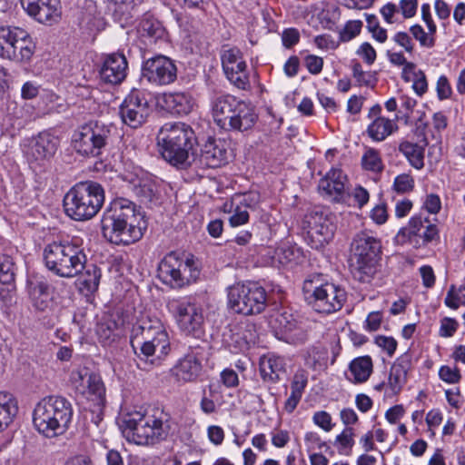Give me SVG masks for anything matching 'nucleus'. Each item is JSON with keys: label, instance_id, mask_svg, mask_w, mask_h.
Returning <instances> with one entry per match:
<instances>
[{"label": "nucleus", "instance_id": "obj_1", "mask_svg": "<svg viewBox=\"0 0 465 465\" xmlns=\"http://www.w3.org/2000/svg\"><path fill=\"white\" fill-rule=\"evenodd\" d=\"M146 226L140 208L125 198L114 199L102 220L104 237L116 245H129L138 242Z\"/></svg>", "mask_w": 465, "mask_h": 465}, {"label": "nucleus", "instance_id": "obj_2", "mask_svg": "<svg viewBox=\"0 0 465 465\" xmlns=\"http://www.w3.org/2000/svg\"><path fill=\"white\" fill-rule=\"evenodd\" d=\"M71 402L61 396H48L35 407L33 423L39 433L47 438L64 434L73 419Z\"/></svg>", "mask_w": 465, "mask_h": 465}, {"label": "nucleus", "instance_id": "obj_3", "mask_svg": "<svg viewBox=\"0 0 465 465\" xmlns=\"http://www.w3.org/2000/svg\"><path fill=\"white\" fill-rule=\"evenodd\" d=\"M163 158L173 166L184 168L190 164L189 153L195 141L194 132L184 123H166L157 135Z\"/></svg>", "mask_w": 465, "mask_h": 465}, {"label": "nucleus", "instance_id": "obj_4", "mask_svg": "<svg viewBox=\"0 0 465 465\" xmlns=\"http://www.w3.org/2000/svg\"><path fill=\"white\" fill-rule=\"evenodd\" d=\"M65 214L77 222L94 218L104 203V190L96 182L85 181L74 184L64 197Z\"/></svg>", "mask_w": 465, "mask_h": 465}, {"label": "nucleus", "instance_id": "obj_5", "mask_svg": "<svg viewBox=\"0 0 465 465\" xmlns=\"http://www.w3.org/2000/svg\"><path fill=\"white\" fill-rule=\"evenodd\" d=\"M124 437L137 445L154 444L168 434L166 415L162 411L153 414L135 411L128 413L121 426Z\"/></svg>", "mask_w": 465, "mask_h": 465}, {"label": "nucleus", "instance_id": "obj_6", "mask_svg": "<svg viewBox=\"0 0 465 465\" xmlns=\"http://www.w3.org/2000/svg\"><path fill=\"white\" fill-rule=\"evenodd\" d=\"M45 267L62 278H74L83 272L86 255L76 241L53 242L44 249Z\"/></svg>", "mask_w": 465, "mask_h": 465}, {"label": "nucleus", "instance_id": "obj_7", "mask_svg": "<svg viewBox=\"0 0 465 465\" xmlns=\"http://www.w3.org/2000/svg\"><path fill=\"white\" fill-rule=\"evenodd\" d=\"M131 345L139 357L152 364L160 362L170 351L168 333L158 319L143 322L134 329Z\"/></svg>", "mask_w": 465, "mask_h": 465}, {"label": "nucleus", "instance_id": "obj_8", "mask_svg": "<svg viewBox=\"0 0 465 465\" xmlns=\"http://www.w3.org/2000/svg\"><path fill=\"white\" fill-rule=\"evenodd\" d=\"M304 300L317 312L331 314L344 305L347 293L340 285L327 281L323 275L308 277L302 285Z\"/></svg>", "mask_w": 465, "mask_h": 465}, {"label": "nucleus", "instance_id": "obj_9", "mask_svg": "<svg viewBox=\"0 0 465 465\" xmlns=\"http://www.w3.org/2000/svg\"><path fill=\"white\" fill-rule=\"evenodd\" d=\"M351 252L353 277L361 282H369L376 273L381 259V241L368 232H360L353 237Z\"/></svg>", "mask_w": 465, "mask_h": 465}, {"label": "nucleus", "instance_id": "obj_10", "mask_svg": "<svg viewBox=\"0 0 465 465\" xmlns=\"http://www.w3.org/2000/svg\"><path fill=\"white\" fill-rule=\"evenodd\" d=\"M158 277L165 285L180 289L195 282L200 270L193 258L175 252L167 253L158 264Z\"/></svg>", "mask_w": 465, "mask_h": 465}, {"label": "nucleus", "instance_id": "obj_11", "mask_svg": "<svg viewBox=\"0 0 465 465\" xmlns=\"http://www.w3.org/2000/svg\"><path fill=\"white\" fill-rule=\"evenodd\" d=\"M70 381L75 390L90 402L92 420L98 426L103 420L105 406V388L101 376L83 367L71 372Z\"/></svg>", "mask_w": 465, "mask_h": 465}, {"label": "nucleus", "instance_id": "obj_12", "mask_svg": "<svg viewBox=\"0 0 465 465\" xmlns=\"http://www.w3.org/2000/svg\"><path fill=\"white\" fill-rule=\"evenodd\" d=\"M111 134V125L101 121H90L74 132L72 146L80 155L98 157L108 145Z\"/></svg>", "mask_w": 465, "mask_h": 465}, {"label": "nucleus", "instance_id": "obj_13", "mask_svg": "<svg viewBox=\"0 0 465 465\" xmlns=\"http://www.w3.org/2000/svg\"><path fill=\"white\" fill-rule=\"evenodd\" d=\"M227 298L229 308L239 314H258L266 307V292L255 282H238L230 286Z\"/></svg>", "mask_w": 465, "mask_h": 465}, {"label": "nucleus", "instance_id": "obj_14", "mask_svg": "<svg viewBox=\"0 0 465 465\" xmlns=\"http://www.w3.org/2000/svg\"><path fill=\"white\" fill-rule=\"evenodd\" d=\"M167 309L174 317L181 331L193 336H198L202 332L204 322L203 311L202 306L191 298L169 300Z\"/></svg>", "mask_w": 465, "mask_h": 465}, {"label": "nucleus", "instance_id": "obj_15", "mask_svg": "<svg viewBox=\"0 0 465 465\" xmlns=\"http://www.w3.org/2000/svg\"><path fill=\"white\" fill-rule=\"evenodd\" d=\"M335 215L326 208L316 207L305 214L303 228L307 231L313 248H321L331 242L336 231Z\"/></svg>", "mask_w": 465, "mask_h": 465}, {"label": "nucleus", "instance_id": "obj_16", "mask_svg": "<svg viewBox=\"0 0 465 465\" xmlns=\"http://www.w3.org/2000/svg\"><path fill=\"white\" fill-rule=\"evenodd\" d=\"M60 141L49 131H44L28 139L24 153L31 164L43 166L55 154Z\"/></svg>", "mask_w": 465, "mask_h": 465}, {"label": "nucleus", "instance_id": "obj_17", "mask_svg": "<svg viewBox=\"0 0 465 465\" xmlns=\"http://www.w3.org/2000/svg\"><path fill=\"white\" fill-rule=\"evenodd\" d=\"M151 113V107L144 94L134 89L124 98L119 108L123 123L131 128L140 127Z\"/></svg>", "mask_w": 465, "mask_h": 465}, {"label": "nucleus", "instance_id": "obj_18", "mask_svg": "<svg viewBox=\"0 0 465 465\" xmlns=\"http://www.w3.org/2000/svg\"><path fill=\"white\" fill-rule=\"evenodd\" d=\"M142 75L152 84L166 85L173 83L177 77L174 63L164 55H157L147 59L143 64Z\"/></svg>", "mask_w": 465, "mask_h": 465}, {"label": "nucleus", "instance_id": "obj_19", "mask_svg": "<svg viewBox=\"0 0 465 465\" xmlns=\"http://www.w3.org/2000/svg\"><path fill=\"white\" fill-rule=\"evenodd\" d=\"M221 59L228 80L237 88L246 90L250 85L249 77L246 71V63L240 49L237 47L224 49Z\"/></svg>", "mask_w": 465, "mask_h": 465}, {"label": "nucleus", "instance_id": "obj_20", "mask_svg": "<svg viewBox=\"0 0 465 465\" xmlns=\"http://www.w3.org/2000/svg\"><path fill=\"white\" fill-rule=\"evenodd\" d=\"M26 14L36 22L53 25L62 15L60 0H20Z\"/></svg>", "mask_w": 465, "mask_h": 465}, {"label": "nucleus", "instance_id": "obj_21", "mask_svg": "<svg viewBox=\"0 0 465 465\" xmlns=\"http://www.w3.org/2000/svg\"><path fill=\"white\" fill-rule=\"evenodd\" d=\"M200 354L198 349L195 348L176 361L170 371L171 376L176 383L183 385L197 381L203 371Z\"/></svg>", "mask_w": 465, "mask_h": 465}, {"label": "nucleus", "instance_id": "obj_22", "mask_svg": "<svg viewBox=\"0 0 465 465\" xmlns=\"http://www.w3.org/2000/svg\"><path fill=\"white\" fill-rule=\"evenodd\" d=\"M128 70V62L123 53H112L104 56L100 69L102 81L111 84L122 83Z\"/></svg>", "mask_w": 465, "mask_h": 465}, {"label": "nucleus", "instance_id": "obj_23", "mask_svg": "<svg viewBox=\"0 0 465 465\" xmlns=\"http://www.w3.org/2000/svg\"><path fill=\"white\" fill-rule=\"evenodd\" d=\"M240 100L233 95L215 94L211 100L212 115L215 124L227 131Z\"/></svg>", "mask_w": 465, "mask_h": 465}, {"label": "nucleus", "instance_id": "obj_24", "mask_svg": "<svg viewBox=\"0 0 465 465\" xmlns=\"http://www.w3.org/2000/svg\"><path fill=\"white\" fill-rule=\"evenodd\" d=\"M347 181L346 174L341 169L331 168L319 181L318 189L323 196L339 203L340 200H344L343 193L346 191Z\"/></svg>", "mask_w": 465, "mask_h": 465}, {"label": "nucleus", "instance_id": "obj_25", "mask_svg": "<svg viewBox=\"0 0 465 465\" xmlns=\"http://www.w3.org/2000/svg\"><path fill=\"white\" fill-rule=\"evenodd\" d=\"M274 328L281 340L291 344H301L307 340V334L292 314L282 313L274 320Z\"/></svg>", "mask_w": 465, "mask_h": 465}, {"label": "nucleus", "instance_id": "obj_26", "mask_svg": "<svg viewBox=\"0 0 465 465\" xmlns=\"http://www.w3.org/2000/svg\"><path fill=\"white\" fill-rule=\"evenodd\" d=\"M124 180L128 183V187L140 198L142 203L152 202L154 197L156 186L142 171L140 173H125Z\"/></svg>", "mask_w": 465, "mask_h": 465}, {"label": "nucleus", "instance_id": "obj_27", "mask_svg": "<svg viewBox=\"0 0 465 465\" xmlns=\"http://www.w3.org/2000/svg\"><path fill=\"white\" fill-rule=\"evenodd\" d=\"M257 120L258 114L253 106L240 100L227 131H249L255 125Z\"/></svg>", "mask_w": 465, "mask_h": 465}, {"label": "nucleus", "instance_id": "obj_28", "mask_svg": "<svg viewBox=\"0 0 465 465\" xmlns=\"http://www.w3.org/2000/svg\"><path fill=\"white\" fill-rule=\"evenodd\" d=\"M427 145L428 143L425 138L420 143L403 140L399 144V151L413 168L421 170L424 167V154Z\"/></svg>", "mask_w": 465, "mask_h": 465}, {"label": "nucleus", "instance_id": "obj_29", "mask_svg": "<svg viewBox=\"0 0 465 465\" xmlns=\"http://www.w3.org/2000/svg\"><path fill=\"white\" fill-rule=\"evenodd\" d=\"M373 364L370 356H361L353 359L349 365L346 378L349 381L358 384L368 381L372 373Z\"/></svg>", "mask_w": 465, "mask_h": 465}, {"label": "nucleus", "instance_id": "obj_30", "mask_svg": "<svg viewBox=\"0 0 465 465\" xmlns=\"http://www.w3.org/2000/svg\"><path fill=\"white\" fill-rule=\"evenodd\" d=\"M164 107L173 114L186 115L193 107L192 96L185 93H169L163 97Z\"/></svg>", "mask_w": 465, "mask_h": 465}, {"label": "nucleus", "instance_id": "obj_31", "mask_svg": "<svg viewBox=\"0 0 465 465\" xmlns=\"http://www.w3.org/2000/svg\"><path fill=\"white\" fill-rule=\"evenodd\" d=\"M259 365L264 381L275 382L280 379L281 373L284 372L283 359L274 354L269 353L261 357Z\"/></svg>", "mask_w": 465, "mask_h": 465}, {"label": "nucleus", "instance_id": "obj_32", "mask_svg": "<svg viewBox=\"0 0 465 465\" xmlns=\"http://www.w3.org/2000/svg\"><path fill=\"white\" fill-rule=\"evenodd\" d=\"M20 36V39H17V42H15L13 46L14 54H11L10 57H7V60L27 63L35 54V43L29 33L25 29H23Z\"/></svg>", "mask_w": 465, "mask_h": 465}, {"label": "nucleus", "instance_id": "obj_33", "mask_svg": "<svg viewBox=\"0 0 465 465\" xmlns=\"http://www.w3.org/2000/svg\"><path fill=\"white\" fill-rule=\"evenodd\" d=\"M29 296L33 306L39 312H46L52 302L49 293V284L45 281L32 282L29 287Z\"/></svg>", "mask_w": 465, "mask_h": 465}, {"label": "nucleus", "instance_id": "obj_34", "mask_svg": "<svg viewBox=\"0 0 465 465\" xmlns=\"http://www.w3.org/2000/svg\"><path fill=\"white\" fill-rule=\"evenodd\" d=\"M83 271L78 279L79 289L85 295L94 294L98 290L102 271L94 264H84Z\"/></svg>", "mask_w": 465, "mask_h": 465}, {"label": "nucleus", "instance_id": "obj_35", "mask_svg": "<svg viewBox=\"0 0 465 465\" xmlns=\"http://www.w3.org/2000/svg\"><path fill=\"white\" fill-rule=\"evenodd\" d=\"M429 219L422 214L412 216L408 225L400 229L395 236V241L399 244H404L411 242L413 237H420Z\"/></svg>", "mask_w": 465, "mask_h": 465}, {"label": "nucleus", "instance_id": "obj_36", "mask_svg": "<svg viewBox=\"0 0 465 465\" xmlns=\"http://www.w3.org/2000/svg\"><path fill=\"white\" fill-rule=\"evenodd\" d=\"M23 28L11 25H0V57L7 59L11 54H14L13 46L17 39H20V34Z\"/></svg>", "mask_w": 465, "mask_h": 465}, {"label": "nucleus", "instance_id": "obj_37", "mask_svg": "<svg viewBox=\"0 0 465 465\" xmlns=\"http://www.w3.org/2000/svg\"><path fill=\"white\" fill-rule=\"evenodd\" d=\"M397 125L394 121L377 116L368 126L367 133L369 136L375 142H381L391 135Z\"/></svg>", "mask_w": 465, "mask_h": 465}, {"label": "nucleus", "instance_id": "obj_38", "mask_svg": "<svg viewBox=\"0 0 465 465\" xmlns=\"http://www.w3.org/2000/svg\"><path fill=\"white\" fill-rule=\"evenodd\" d=\"M18 407L12 394L0 391V432L12 422Z\"/></svg>", "mask_w": 465, "mask_h": 465}, {"label": "nucleus", "instance_id": "obj_39", "mask_svg": "<svg viewBox=\"0 0 465 465\" xmlns=\"http://www.w3.org/2000/svg\"><path fill=\"white\" fill-rule=\"evenodd\" d=\"M201 160L208 167L216 168L227 162V153L215 143L210 142L202 150Z\"/></svg>", "mask_w": 465, "mask_h": 465}, {"label": "nucleus", "instance_id": "obj_40", "mask_svg": "<svg viewBox=\"0 0 465 465\" xmlns=\"http://www.w3.org/2000/svg\"><path fill=\"white\" fill-rule=\"evenodd\" d=\"M408 362L397 361L391 367L389 374V387L394 394L401 391L407 381Z\"/></svg>", "mask_w": 465, "mask_h": 465}, {"label": "nucleus", "instance_id": "obj_41", "mask_svg": "<svg viewBox=\"0 0 465 465\" xmlns=\"http://www.w3.org/2000/svg\"><path fill=\"white\" fill-rule=\"evenodd\" d=\"M140 34L149 44H153L164 36L165 30L158 20L145 18L140 24Z\"/></svg>", "mask_w": 465, "mask_h": 465}, {"label": "nucleus", "instance_id": "obj_42", "mask_svg": "<svg viewBox=\"0 0 465 465\" xmlns=\"http://www.w3.org/2000/svg\"><path fill=\"white\" fill-rule=\"evenodd\" d=\"M140 0H111L109 8L118 21H127L140 5Z\"/></svg>", "mask_w": 465, "mask_h": 465}, {"label": "nucleus", "instance_id": "obj_43", "mask_svg": "<svg viewBox=\"0 0 465 465\" xmlns=\"http://www.w3.org/2000/svg\"><path fill=\"white\" fill-rule=\"evenodd\" d=\"M343 198L339 203L361 209L369 202L370 194L365 188L357 186L351 192L346 190Z\"/></svg>", "mask_w": 465, "mask_h": 465}, {"label": "nucleus", "instance_id": "obj_44", "mask_svg": "<svg viewBox=\"0 0 465 465\" xmlns=\"http://www.w3.org/2000/svg\"><path fill=\"white\" fill-rule=\"evenodd\" d=\"M354 430L351 427H345L343 430L336 436L334 445L340 454L350 456L354 445Z\"/></svg>", "mask_w": 465, "mask_h": 465}, {"label": "nucleus", "instance_id": "obj_45", "mask_svg": "<svg viewBox=\"0 0 465 465\" xmlns=\"http://www.w3.org/2000/svg\"><path fill=\"white\" fill-rule=\"evenodd\" d=\"M116 322L111 319H104L97 323L96 335L99 341L104 345H108L114 341L116 336Z\"/></svg>", "mask_w": 465, "mask_h": 465}, {"label": "nucleus", "instance_id": "obj_46", "mask_svg": "<svg viewBox=\"0 0 465 465\" xmlns=\"http://www.w3.org/2000/svg\"><path fill=\"white\" fill-rule=\"evenodd\" d=\"M361 164L365 170L371 172H381L383 163L378 150L367 148L361 157Z\"/></svg>", "mask_w": 465, "mask_h": 465}, {"label": "nucleus", "instance_id": "obj_47", "mask_svg": "<svg viewBox=\"0 0 465 465\" xmlns=\"http://www.w3.org/2000/svg\"><path fill=\"white\" fill-rule=\"evenodd\" d=\"M299 257V249L283 243L280 245L274 252L273 261L281 265H287Z\"/></svg>", "mask_w": 465, "mask_h": 465}, {"label": "nucleus", "instance_id": "obj_48", "mask_svg": "<svg viewBox=\"0 0 465 465\" xmlns=\"http://www.w3.org/2000/svg\"><path fill=\"white\" fill-rule=\"evenodd\" d=\"M447 307L457 310L460 305H465V285L456 288L450 285L444 300Z\"/></svg>", "mask_w": 465, "mask_h": 465}, {"label": "nucleus", "instance_id": "obj_49", "mask_svg": "<svg viewBox=\"0 0 465 465\" xmlns=\"http://www.w3.org/2000/svg\"><path fill=\"white\" fill-rule=\"evenodd\" d=\"M15 280V263L8 255L0 256V281L9 283Z\"/></svg>", "mask_w": 465, "mask_h": 465}, {"label": "nucleus", "instance_id": "obj_50", "mask_svg": "<svg viewBox=\"0 0 465 465\" xmlns=\"http://www.w3.org/2000/svg\"><path fill=\"white\" fill-rule=\"evenodd\" d=\"M410 32L412 36L420 43V45L425 48H432L435 45V38L424 31L420 25H411Z\"/></svg>", "mask_w": 465, "mask_h": 465}, {"label": "nucleus", "instance_id": "obj_51", "mask_svg": "<svg viewBox=\"0 0 465 465\" xmlns=\"http://www.w3.org/2000/svg\"><path fill=\"white\" fill-rule=\"evenodd\" d=\"M440 379L448 384L459 383L461 380V373L458 367L451 368L442 365L439 370Z\"/></svg>", "mask_w": 465, "mask_h": 465}, {"label": "nucleus", "instance_id": "obj_52", "mask_svg": "<svg viewBox=\"0 0 465 465\" xmlns=\"http://www.w3.org/2000/svg\"><path fill=\"white\" fill-rule=\"evenodd\" d=\"M393 188L397 193H406L414 188V179L408 173H401L395 177Z\"/></svg>", "mask_w": 465, "mask_h": 465}, {"label": "nucleus", "instance_id": "obj_53", "mask_svg": "<svg viewBox=\"0 0 465 465\" xmlns=\"http://www.w3.org/2000/svg\"><path fill=\"white\" fill-rule=\"evenodd\" d=\"M307 372L303 370L297 371L291 383V392L302 397L307 386Z\"/></svg>", "mask_w": 465, "mask_h": 465}, {"label": "nucleus", "instance_id": "obj_54", "mask_svg": "<svg viewBox=\"0 0 465 465\" xmlns=\"http://www.w3.org/2000/svg\"><path fill=\"white\" fill-rule=\"evenodd\" d=\"M304 443L309 454L315 453L316 450H321L322 448L329 449L326 442L322 441L316 432H307L304 437Z\"/></svg>", "mask_w": 465, "mask_h": 465}, {"label": "nucleus", "instance_id": "obj_55", "mask_svg": "<svg viewBox=\"0 0 465 465\" xmlns=\"http://www.w3.org/2000/svg\"><path fill=\"white\" fill-rule=\"evenodd\" d=\"M250 215L244 205L238 204L229 218V223L232 227H238L246 224L249 222Z\"/></svg>", "mask_w": 465, "mask_h": 465}, {"label": "nucleus", "instance_id": "obj_56", "mask_svg": "<svg viewBox=\"0 0 465 465\" xmlns=\"http://www.w3.org/2000/svg\"><path fill=\"white\" fill-rule=\"evenodd\" d=\"M362 22L360 20L349 21L341 32V39L350 41L361 33Z\"/></svg>", "mask_w": 465, "mask_h": 465}, {"label": "nucleus", "instance_id": "obj_57", "mask_svg": "<svg viewBox=\"0 0 465 465\" xmlns=\"http://www.w3.org/2000/svg\"><path fill=\"white\" fill-rule=\"evenodd\" d=\"M436 92L439 100L442 101L450 97L452 94L451 85L445 75H440L436 84Z\"/></svg>", "mask_w": 465, "mask_h": 465}, {"label": "nucleus", "instance_id": "obj_58", "mask_svg": "<svg viewBox=\"0 0 465 465\" xmlns=\"http://www.w3.org/2000/svg\"><path fill=\"white\" fill-rule=\"evenodd\" d=\"M459 327L458 322L453 318H443L440 322L439 334L441 337H452Z\"/></svg>", "mask_w": 465, "mask_h": 465}, {"label": "nucleus", "instance_id": "obj_59", "mask_svg": "<svg viewBox=\"0 0 465 465\" xmlns=\"http://www.w3.org/2000/svg\"><path fill=\"white\" fill-rule=\"evenodd\" d=\"M375 344L384 350L389 356H392L398 343L392 337L379 335L375 338Z\"/></svg>", "mask_w": 465, "mask_h": 465}, {"label": "nucleus", "instance_id": "obj_60", "mask_svg": "<svg viewBox=\"0 0 465 465\" xmlns=\"http://www.w3.org/2000/svg\"><path fill=\"white\" fill-rule=\"evenodd\" d=\"M413 84L412 88L414 92L419 95H423L428 90V83L424 72L419 70L413 74Z\"/></svg>", "mask_w": 465, "mask_h": 465}, {"label": "nucleus", "instance_id": "obj_61", "mask_svg": "<svg viewBox=\"0 0 465 465\" xmlns=\"http://www.w3.org/2000/svg\"><path fill=\"white\" fill-rule=\"evenodd\" d=\"M352 74L360 85H370L372 82V75L371 73L364 72L359 63H354L352 65Z\"/></svg>", "mask_w": 465, "mask_h": 465}, {"label": "nucleus", "instance_id": "obj_62", "mask_svg": "<svg viewBox=\"0 0 465 465\" xmlns=\"http://www.w3.org/2000/svg\"><path fill=\"white\" fill-rule=\"evenodd\" d=\"M392 40L399 46L402 47L407 53L411 54L414 50V45L411 41V36L406 32H397L393 36Z\"/></svg>", "mask_w": 465, "mask_h": 465}, {"label": "nucleus", "instance_id": "obj_63", "mask_svg": "<svg viewBox=\"0 0 465 465\" xmlns=\"http://www.w3.org/2000/svg\"><path fill=\"white\" fill-rule=\"evenodd\" d=\"M312 420L325 431H330L332 429L331 417L324 411L315 412Z\"/></svg>", "mask_w": 465, "mask_h": 465}, {"label": "nucleus", "instance_id": "obj_64", "mask_svg": "<svg viewBox=\"0 0 465 465\" xmlns=\"http://www.w3.org/2000/svg\"><path fill=\"white\" fill-rule=\"evenodd\" d=\"M357 54L360 55L368 64H372L376 60V51L371 45L367 42L360 45L357 50Z\"/></svg>", "mask_w": 465, "mask_h": 465}]
</instances>
